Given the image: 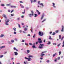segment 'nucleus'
I'll return each mask as SVG.
<instances>
[{"mask_svg": "<svg viewBox=\"0 0 64 64\" xmlns=\"http://www.w3.org/2000/svg\"><path fill=\"white\" fill-rule=\"evenodd\" d=\"M30 57L33 58V56H29V58H26V57H25V59H28V61H31V60H32V59H31V58Z\"/></svg>", "mask_w": 64, "mask_h": 64, "instance_id": "f257e3e1", "label": "nucleus"}, {"mask_svg": "<svg viewBox=\"0 0 64 64\" xmlns=\"http://www.w3.org/2000/svg\"><path fill=\"white\" fill-rule=\"evenodd\" d=\"M44 44H40V45H39V46L38 47L40 49H42L43 48V46H44Z\"/></svg>", "mask_w": 64, "mask_h": 64, "instance_id": "f03ea898", "label": "nucleus"}, {"mask_svg": "<svg viewBox=\"0 0 64 64\" xmlns=\"http://www.w3.org/2000/svg\"><path fill=\"white\" fill-rule=\"evenodd\" d=\"M31 13L32 14H30L28 15V16H29L30 17H31L32 16H33L34 15V12H33V10L31 11Z\"/></svg>", "mask_w": 64, "mask_h": 64, "instance_id": "7ed1b4c3", "label": "nucleus"}, {"mask_svg": "<svg viewBox=\"0 0 64 64\" xmlns=\"http://www.w3.org/2000/svg\"><path fill=\"white\" fill-rule=\"evenodd\" d=\"M46 52H47V51H44L42 52V54H41L40 56L42 57H43V56H45V54H43V53H46Z\"/></svg>", "mask_w": 64, "mask_h": 64, "instance_id": "20e7f679", "label": "nucleus"}, {"mask_svg": "<svg viewBox=\"0 0 64 64\" xmlns=\"http://www.w3.org/2000/svg\"><path fill=\"white\" fill-rule=\"evenodd\" d=\"M38 34L39 35H40V36H43V32H39Z\"/></svg>", "mask_w": 64, "mask_h": 64, "instance_id": "39448f33", "label": "nucleus"}, {"mask_svg": "<svg viewBox=\"0 0 64 64\" xmlns=\"http://www.w3.org/2000/svg\"><path fill=\"white\" fill-rule=\"evenodd\" d=\"M41 40V39L40 38H38V40L39 41H38V42L40 44H41V43H42V40Z\"/></svg>", "mask_w": 64, "mask_h": 64, "instance_id": "423d86ee", "label": "nucleus"}, {"mask_svg": "<svg viewBox=\"0 0 64 64\" xmlns=\"http://www.w3.org/2000/svg\"><path fill=\"white\" fill-rule=\"evenodd\" d=\"M64 26H62V29L61 30L62 32H63V30H64Z\"/></svg>", "mask_w": 64, "mask_h": 64, "instance_id": "0eeeda50", "label": "nucleus"}, {"mask_svg": "<svg viewBox=\"0 0 64 64\" xmlns=\"http://www.w3.org/2000/svg\"><path fill=\"white\" fill-rule=\"evenodd\" d=\"M14 53L15 54V55H16V56H17V55H18V52H14Z\"/></svg>", "mask_w": 64, "mask_h": 64, "instance_id": "6e6552de", "label": "nucleus"}, {"mask_svg": "<svg viewBox=\"0 0 64 64\" xmlns=\"http://www.w3.org/2000/svg\"><path fill=\"white\" fill-rule=\"evenodd\" d=\"M52 4H53V6L54 8H56V6H55V4L53 2L52 3Z\"/></svg>", "mask_w": 64, "mask_h": 64, "instance_id": "1a4fd4ad", "label": "nucleus"}, {"mask_svg": "<svg viewBox=\"0 0 64 64\" xmlns=\"http://www.w3.org/2000/svg\"><path fill=\"white\" fill-rule=\"evenodd\" d=\"M26 51H27V54H28V53H30V50H27Z\"/></svg>", "mask_w": 64, "mask_h": 64, "instance_id": "9d476101", "label": "nucleus"}, {"mask_svg": "<svg viewBox=\"0 0 64 64\" xmlns=\"http://www.w3.org/2000/svg\"><path fill=\"white\" fill-rule=\"evenodd\" d=\"M10 7L11 8H16V6H11Z\"/></svg>", "mask_w": 64, "mask_h": 64, "instance_id": "9b49d317", "label": "nucleus"}, {"mask_svg": "<svg viewBox=\"0 0 64 64\" xmlns=\"http://www.w3.org/2000/svg\"><path fill=\"white\" fill-rule=\"evenodd\" d=\"M5 46H2L0 47V49H2V48H5Z\"/></svg>", "mask_w": 64, "mask_h": 64, "instance_id": "f8f14e48", "label": "nucleus"}, {"mask_svg": "<svg viewBox=\"0 0 64 64\" xmlns=\"http://www.w3.org/2000/svg\"><path fill=\"white\" fill-rule=\"evenodd\" d=\"M3 16L4 17V18H6V19L7 18V16H6L4 14H3Z\"/></svg>", "mask_w": 64, "mask_h": 64, "instance_id": "ddd939ff", "label": "nucleus"}, {"mask_svg": "<svg viewBox=\"0 0 64 64\" xmlns=\"http://www.w3.org/2000/svg\"><path fill=\"white\" fill-rule=\"evenodd\" d=\"M57 55V54L55 53L54 54H53L52 55L53 57H54L55 56H56Z\"/></svg>", "mask_w": 64, "mask_h": 64, "instance_id": "4468645a", "label": "nucleus"}, {"mask_svg": "<svg viewBox=\"0 0 64 64\" xmlns=\"http://www.w3.org/2000/svg\"><path fill=\"white\" fill-rule=\"evenodd\" d=\"M44 14H43L42 16V18H41V19L42 20L43 18H44Z\"/></svg>", "mask_w": 64, "mask_h": 64, "instance_id": "2eb2a0df", "label": "nucleus"}, {"mask_svg": "<svg viewBox=\"0 0 64 64\" xmlns=\"http://www.w3.org/2000/svg\"><path fill=\"white\" fill-rule=\"evenodd\" d=\"M34 15H35L34 16V17H36L38 16V15H37V14H34Z\"/></svg>", "mask_w": 64, "mask_h": 64, "instance_id": "dca6fc26", "label": "nucleus"}, {"mask_svg": "<svg viewBox=\"0 0 64 64\" xmlns=\"http://www.w3.org/2000/svg\"><path fill=\"white\" fill-rule=\"evenodd\" d=\"M13 30L14 31H16V28H13Z\"/></svg>", "mask_w": 64, "mask_h": 64, "instance_id": "f3484780", "label": "nucleus"}, {"mask_svg": "<svg viewBox=\"0 0 64 64\" xmlns=\"http://www.w3.org/2000/svg\"><path fill=\"white\" fill-rule=\"evenodd\" d=\"M31 32H32V33H33V28L32 27H31Z\"/></svg>", "mask_w": 64, "mask_h": 64, "instance_id": "a211bd4d", "label": "nucleus"}, {"mask_svg": "<svg viewBox=\"0 0 64 64\" xmlns=\"http://www.w3.org/2000/svg\"><path fill=\"white\" fill-rule=\"evenodd\" d=\"M4 36V34H2L0 35V37H3Z\"/></svg>", "mask_w": 64, "mask_h": 64, "instance_id": "6ab92c4d", "label": "nucleus"}, {"mask_svg": "<svg viewBox=\"0 0 64 64\" xmlns=\"http://www.w3.org/2000/svg\"><path fill=\"white\" fill-rule=\"evenodd\" d=\"M32 47L33 48H36V47L35 46V45H33Z\"/></svg>", "mask_w": 64, "mask_h": 64, "instance_id": "aec40b11", "label": "nucleus"}, {"mask_svg": "<svg viewBox=\"0 0 64 64\" xmlns=\"http://www.w3.org/2000/svg\"><path fill=\"white\" fill-rule=\"evenodd\" d=\"M40 5H42V7H43V6H44V5H43V3H41L40 4Z\"/></svg>", "mask_w": 64, "mask_h": 64, "instance_id": "412c9836", "label": "nucleus"}, {"mask_svg": "<svg viewBox=\"0 0 64 64\" xmlns=\"http://www.w3.org/2000/svg\"><path fill=\"white\" fill-rule=\"evenodd\" d=\"M25 10H24V12H22V14H25Z\"/></svg>", "mask_w": 64, "mask_h": 64, "instance_id": "4be33fe9", "label": "nucleus"}, {"mask_svg": "<svg viewBox=\"0 0 64 64\" xmlns=\"http://www.w3.org/2000/svg\"><path fill=\"white\" fill-rule=\"evenodd\" d=\"M51 44V42H48L47 43V44L48 45H49L50 44Z\"/></svg>", "mask_w": 64, "mask_h": 64, "instance_id": "5701e85b", "label": "nucleus"}, {"mask_svg": "<svg viewBox=\"0 0 64 64\" xmlns=\"http://www.w3.org/2000/svg\"><path fill=\"white\" fill-rule=\"evenodd\" d=\"M49 39L50 40H51L52 39V38H51V36H50Z\"/></svg>", "mask_w": 64, "mask_h": 64, "instance_id": "b1692460", "label": "nucleus"}, {"mask_svg": "<svg viewBox=\"0 0 64 64\" xmlns=\"http://www.w3.org/2000/svg\"><path fill=\"white\" fill-rule=\"evenodd\" d=\"M17 20H20V18H18L17 19Z\"/></svg>", "mask_w": 64, "mask_h": 64, "instance_id": "393cba45", "label": "nucleus"}, {"mask_svg": "<svg viewBox=\"0 0 64 64\" xmlns=\"http://www.w3.org/2000/svg\"><path fill=\"white\" fill-rule=\"evenodd\" d=\"M36 36V34H34L33 36V38H34Z\"/></svg>", "mask_w": 64, "mask_h": 64, "instance_id": "a878e982", "label": "nucleus"}, {"mask_svg": "<svg viewBox=\"0 0 64 64\" xmlns=\"http://www.w3.org/2000/svg\"><path fill=\"white\" fill-rule=\"evenodd\" d=\"M27 28H24V31H27Z\"/></svg>", "mask_w": 64, "mask_h": 64, "instance_id": "bb28decb", "label": "nucleus"}, {"mask_svg": "<svg viewBox=\"0 0 64 64\" xmlns=\"http://www.w3.org/2000/svg\"><path fill=\"white\" fill-rule=\"evenodd\" d=\"M59 32V30H56V33H58Z\"/></svg>", "mask_w": 64, "mask_h": 64, "instance_id": "cd10ccee", "label": "nucleus"}, {"mask_svg": "<svg viewBox=\"0 0 64 64\" xmlns=\"http://www.w3.org/2000/svg\"><path fill=\"white\" fill-rule=\"evenodd\" d=\"M46 20V19H44V20L42 21V23H43V22H44V21H45Z\"/></svg>", "mask_w": 64, "mask_h": 64, "instance_id": "c85d7f7f", "label": "nucleus"}, {"mask_svg": "<svg viewBox=\"0 0 64 64\" xmlns=\"http://www.w3.org/2000/svg\"><path fill=\"white\" fill-rule=\"evenodd\" d=\"M3 56H3V55L0 56V58H2V57H3Z\"/></svg>", "mask_w": 64, "mask_h": 64, "instance_id": "c756f323", "label": "nucleus"}, {"mask_svg": "<svg viewBox=\"0 0 64 64\" xmlns=\"http://www.w3.org/2000/svg\"><path fill=\"white\" fill-rule=\"evenodd\" d=\"M56 33L55 32H54L52 34V35H55Z\"/></svg>", "mask_w": 64, "mask_h": 64, "instance_id": "7c9ffc66", "label": "nucleus"}, {"mask_svg": "<svg viewBox=\"0 0 64 64\" xmlns=\"http://www.w3.org/2000/svg\"><path fill=\"white\" fill-rule=\"evenodd\" d=\"M9 21H10L9 20H8V21H6V23H8V22H9Z\"/></svg>", "mask_w": 64, "mask_h": 64, "instance_id": "2f4dec72", "label": "nucleus"}, {"mask_svg": "<svg viewBox=\"0 0 64 64\" xmlns=\"http://www.w3.org/2000/svg\"><path fill=\"white\" fill-rule=\"evenodd\" d=\"M11 42H12V43H13V42H14V40H11Z\"/></svg>", "mask_w": 64, "mask_h": 64, "instance_id": "473e14b6", "label": "nucleus"}, {"mask_svg": "<svg viewBox=\"0 0 64 64\" xmlns=\"http://www.w3.org/2000/svg\"><path fill=\"white\" fill-rule=\"evenodd\" d=\"M21 18H23L24 17V16H21Z\"/></svg>", "mask_w": 64, "mask_h": 64, "instance_id": "72a5a7b5", "label": "nucleus"}, {"mask_svg": "<svg viewBox=\"0 0 64 64\" xmlns=\"http://www.w3.org/2000/svg\"><path fill=\"white\" fill-rule=\"evenodd\" d=\"M46 62H47V63H49V60H48L46 61Z\"/></svg>", "mask_w": 64, "mask_h": 64, "instance_id": "f704fd0d", "label": "nucleus"}, {"mask_svg": "<svg viewBox=\"0 0 64 64\" xmlns=\"http://www.w3.org/2000/svg\"><path fill=\"white\" fill-rule=\"evenodd\" d=\"M61 44V43H60L58 44V47H59L60 46V44Z\"/></svg>", "mask_w": 64, "mask_h": 64, "instance_id": "c9c22d12", "label": "nucleus"}, {"mask_svg": "<svg viewBox=\"0 0 64 64\" xmlns=\"http://www.w3.org/2000/svg\"><path fill=\"white\" fill-rule=\"evenodd\" d=\"M59 55H61V51L59 52Z\"/></svg>", "mask_w": 64, "mask_h": 64, "instance_id": "e433bc0d", "label": "nucleus"}, {"mask_svg": "<svg viewBox=\"0 0 64 64\" xmlns=\"http://www.w3.org/2000/svg\"><path fill=\"white\" fill-rule=\"evenodd\" d=\"M1 6H4V4H2Z\"/></svg>", "mask_w": 64, "mask_h": 64, "instance_id": "4c0bfd02", "label": "nucleus"}, {"mask_svg": "<svg viewBox=\"0 0 64 64\" xmlns=\"http://www.w3.org/2000/svg\"><path fill=\"white\" fill-rule=\"evenodd\" d=\"M10 4H6L7 6H10Z\"/></svg>", "mask_w": 64, "mask_h": 64, "instance_id": "58836bf2", "label": "nucleus"}, {"mask_svg": "<svg viewBox=\"0 0 64 64\" xmlns=\"http://www.w3.org/2000/svg\"><path fill=\"white\" fill-rule=\"evenodd\" d=\"M36 11L37 12H38V13L39 12V10H36Z\"/></svg>", "mask_w": 64, "mask_h": 64, "instance_id": "ea45409f", "label": "nucleus"}, {"mask_svg": "<svg viewBox=\"0 0 64 64\" xmlns=\"http://www.w3.org/2000/svg\"><path fill=\"white\" fill-rule=\"evenodd\" d=\"M36 2V0H34L33 1V2Z\"/></svg>", "mask_w": 64, "mask_h": 64, "instance_id": "a19ab883", "label": "nucleus"}, {"mask_svg": "<svg viewBox=\"0 0 64 64\" xmlns=\"http://www.w3.org/2000/svg\"><path fill=\"white\" fill-rule=\"evenodd\" d=\"M18 27L19 28H21V27L20 26V25L19 24H18Z\"/></svg>", "mask_w": 64, "mask_h": 64, "instance_id": "79ce46f5", "label": "nucleus"}, {"mask_svg": "<svg viewBox=\"0 0 64 64\" xmlns=\"http://www.w3.org/2000/svg\"><path fill=\"white\" fill-rule=\"evenodd\" d=\"M22 42H24V40H22Z\"/></svg>", "mask_w": 64, "mask_h": 64, "instance_id": "37998d69", "label": "nucleus"}, {"mask_svg": "<svg viewBox=\"0 0 64 64\" xmlns=\"http://www.w3.org/2000/svg\"><path fill=\"white\" fill-rule=\"evenodd\" d=\"M16 48H14V50H16Z\"/></svg>", "mask_w": 64, "mask_h": 64, "instance_id": "c03bdc74", "label": "nucleus"}, {"mask_svg": "<svg viewBox=\"0 0 64 64\" xmlns=\"http://www.w3.org/2000/svg\"><path fill=\"white\" fill-rule=\"evenodd\" d=\"M14 11V10H13L11 11V13H12V12H13Z\"/></svg>", "mask_w": 64, "mask_h": 64, "instance_id": "a18cd8bd", "label": "nucleus"}, {"mask_svg": "<svg viewBox=\"0 0 64 64\" xmlns=\"http://www.w3.org/2000/svg\"><path fill=\"white\" fill-rule=\"evenodd\" d=\"M29 44L30 45H32V43H29Z\"/></svg>", "mask_w": 64, "mask_h": 64, "instance_id": "49530a36", "label": "nucleus"}, {"mask_svg": "<svg viewBox=\"0 0 64 64\" xmlns=\"http://www.w3.org/2000/svg\"><path fill=\"white\" fill-rule=\"evenodd\" d=\"M20 3H23V2L21 1H20Z\"/></svg>", "mask_w": 64, "mask_h": 64, "instance_id": "de8ad7c7", "label": "nucleus"}, {"mask_svg": "<svg viewBox=\"0 0 64 64\" xmlns=\"http://www.w3.org/2000/svg\"><path fill=\"white\" fill-rule=\"evenodd\" d=\"M58 60H60V57H59L58 58Z\"/></svg>", "mask_w": 64, "mask_h": 64, "instance_id": "09e8293b", "label": "nucleus"}, {"mask_svg": "<svg viewBox=\"0 0 64 64\" xmlns=\"http://www.w3.org/2000/svg\"><path fill=\"white\" fill-rule=\"evenodd\" d=\"M25 44L26 45H28V44H27L26 43Z\"/></svg>", "mask_w": 64, "mask_h": 64, "instance_id": "8fccbe9b", "label": "nucleus"}, {"mask_svg": "<svg viewBox=\"0 0 64 64\" xmlns=\"http://www.w3.org/2000/svg\"><path fill=\"white\" fill-rule=\"evenodd\" d=\"M22 25H24V23H22L21 24Z\"/></svg>", "mask_w": 64, "mask_h": 64, "instance_id": "3c124183", "label": "nucleus"}, {"mask_svg": "<svg viewBox=\"0 0 64 64\" xmlns=\"http://www.w3.org/2000/svg\"><path fill=\"white\" fill-rule=\"evenodd\" d=\"M53 45H56V43H53Z\"/></svg>", "mask_w": 64, "mask_h": 64, "instance_id": "603ef678", "label": "nucleus"}, {"mask_svg": "<svg viewBox=\"0 0 64 64\" xmlns=\"http://www.w3.org/2000/svg\"><path fill=\"white\" fill-rule=\"evenodd\" d=\"M22 7V8H24V6H21Z\"/></svg>", "mask_w": 64, "mask_h": 64, "instance_id": "864d4df0", "label": "nucleus"}, {"mask_svg": "<svg viewBox=\"0 0 64 64\" xmlns=\"http://www.w3.org/2000/svg\"><path fill=\"white\" fill-rule=\"evenodd\" d=\"M14 34H16V32H14Z\"/></svg>", "mask_w": 64, "mask_h": 64, "instance_id": "5fc2aeb1", "label": "nucleus"}, {"mask_svg": "<svg viewBox=\"0 0 64 64\" xmlns=\"http://www.w3.org/2000/svg\"><path fill=\"white\" fill-rule=\"evenodd\" d=\"M32 3L33 2V0H30Z\"/></svg>", "mask_w": 64, "mask_h": 64, "instance_id": "6e6d98bb", "label": "nucleus"}, {"mask_svg": "<svg viewBox=\"0 0 64 64\" xmlns=\"http://www.w3.org/2000/svg\"><path fill=\"white\" fill-rule=\"evenodd\" d=\"M38 42H36V44L37 45V44H38Z\"/></svg>", "mask_w": 64, "mask_h": 64, "instance_id": "4d7b16f0", "label": "nucleus"}, {"mask_svg": "<svg viewBox=\"0 0 64 64\" xmlns=\"http://www.w3.org/2000/svg\"><path fill=\"white\" fill-rule=\"evenodd\" d=\"M28 36H30V34H28Z\"/></svg>", "mask_w": 64, "mask_h": 64, "instance_id": "13d9d810", "label": "nucleus"}, {"mask_svg": "<svg viewBox=\"0 0 64 64\" xmlns=\"http://www.w3.org/2000/svg\"><path fill=\"white\" fill-rule=\"evenodd\" d=\"M52 33V32H50V34H51V33Z\"/></svg>", "mask_w": 64, "mask_h": 64, "instance_id": "bf43d9fd", "label": "nucleus"}, {"mask_svg": "<svg viewBox=\"0 0 64 64\" xmlns=\"http://www.w3.org/2000/svg\"><path fill=\"white\" fill-rule=\"evenodd\" d=\"M40 12H38V15H40Z\"/></svg>", "mask_w": 64, "mask_h": 64, "instance_id": "052dcab7", "label": "nucleus"}, {"mask_svg": "<svg viewBox=\"0 0 64 64\" xmlns=\"http://www.w3.org/2000/svg\"><path fill=\"white\" fill-rule=\"evenodd\" d=\"M7 53V52H5L4 53V54H6V53Z\"/></svg>", "mask_w": 64, "mask_h": 64, "instance_id": "680f3d73", "label": "nucleus"}, {"mask_svg": "<svg viewBox=\"0 0 64 64\" xmlns=\"http://www.w3.org/2000/svg\"><path fill=\"white\" fill-rule=\"evenodd\" d=\"M8 12H10V10H8Z\"/></svg>", "mask_w": 64, "mask_h": 64, "instance_id": "e2e57ef3", "label": "nucleus"}, {"mask_svg": "<svg viewBox=\"0 0 64 64\" xmlns=\"http://www.w3.org/2000/svg\"><path fill=\"white\" fill-rule=\"evenodd\" d=\"M6 25H8V24L7 23H6Z\"/></svg>", "mask_w": 64, "mask_h": 64, "instance_id": "0e129e2a", "label": "nucleus"}, {"mask_svg": "<svg viewBox=\"0 0 64 64\" xmlns=\"http://www.w3.org/2000/svg\"><path fill=\"white\" fill-rule=\"evenodd\" d=\"M40 1H39L38 2V4H40Z\"/></svg>", "mask_w": 64, "mask_h": 64, "instance_id": "69168bd1", "label": "nucleus"}, {"mask_svg": "<svg viewBox=\"0 0 64 64\" xmlns=\"http://www.w3.org/2000/svg\"><path fill=\"white\" fill-rule=\"evenodd\" d=\"M24 64H26V62H24Z\"/></svg>", "mask_w": 64, "mask_h": 64, "instance_id": "338daca9", "label": "nucleus"}, {"mask_svg": "<svg viewBox=\"0 0 64 64\" xmlns=\"http://www.w3.org/2000/svg\"><path fill=\"white\" fill-rule=\"evenodd\" d=\"M63 45L62 46V47H64V44H63Z\"/></svg>", "mask_w": 64, "mask_h": 64, "instance_id": "774afa93", "label": "nucleus"}]
</instances>
